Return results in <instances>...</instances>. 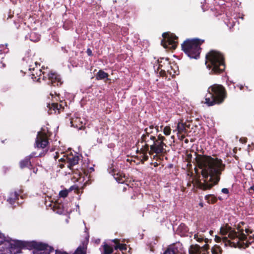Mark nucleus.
Here are the masks:
<instances>
[{"label": "nucleus", "mask_w": 254, "mask_h": 254, "mask_svg": "<svg viewBox=\"0 0 254 254\" xmlns=\"http://www.w3.org/2000/svg\"><path fill=\"white\" fill-rule=\"evenodd\" d=\"M22 69L21 71L24 73H29L34 81L41 82L43 80H48V85L54 86L62 85L63 82L60 75L56 72H51L47 73L38 67L37 62L33 61L32 58L29 56H25L22 59Z\"/></svg>", "instance_id": "1"}, {"label": "nucleus", "mask_w": 254, "mask_h": 254, "mask_svg": "<svg viewBox=\"0 0 254 254\" xmlns=\"http://www.w3.org/2000/svg\"><path fill=\"white\" fill-rule=\"evenodd\" d=\"M202 175L204 178L203 182H199L198 186L203 190L210 189L217 184L220 180V176L225 169V165L218 158H208L203 164Z\"/></svg>", "instance_id": "2"}, {"label": "nucleus", "mask_w": 254, "mask_h": 254, "mask_svg": "<svg viewBox=\"0 0 254 254\" xmlns=\"http://www.w3.org/2000/svg\"><path fill=\"white\" fill-rule=\"evenodd\" d=\"M8 246L11 252V253H9L10 254H20L21 252V250L23 249L29 250H35L37 251H44V253H40V254H50L54 251V248L49 246L48 244L36 241L12 240L10 243H8Z\"/></svg>", "instance_id": "3"}, {"label": "nucleus", "mask_w": 254, "mask_h": 254, "mask_svg": "<svg viewBox=\"0 0 254 254\" xmlns=\"http://www.w3.org/2000/svg\"><path fill=\"white\" fill-rule=\"evenodd\" d=\"M205 64L210 73L219 74L225 68L223 56L220 52L212 50L206 55Z\"/></svg>", "instance_id": "4"}, {"label": "nucleus", "mask_w": 254, "mask_h": 254, "mask_svg": "<svg viewBox=\"0 0 254 254\" xmlns=\"http://www.w3.org/2000/svg\"><path fill=\"white\" fill-rule=\"evenodd\" d=\"M226 97V92L224 87L221 85L214 84L207 89V93L205 96V104L209 107L220 104Z\"/></svg>", "instance_id": "5"}, {"label": "nucleus", "mask_w": 254, "mask_h": 254, "mask_svg": "<svg viewBox=\"0 0 254 254\" xmlns=\"http://www.w3.org/2000/svg\"><path fill=\"white\" fill-rule=\"evenodd\" d=\"M204 41L198 38L188 39L182 44V50L190 59H197L201 50L200 46Z\"/></svg>", "instance_id": "6"}, {"label": "nucleus", "mask_w": 254, "mask_h": 254, "mask_svg": "<svg viewBox=\"0 0 254 254\" xmlns=\"http://www.w3.org/2000/svg\"><path fill=\"white\" fill-rule=\"evenodd\" d=\"M101 247L103 250V253L102 254H112L114 250H119L122 252V254H125L124 252H126L128 248V252L131 253V249L126 244L121 243L120 240L118 239L106 240L103 242Z\"/></svg>", "instance_id": "7"}, {"label": "nucleus", "mask_w": 254, "mask_h": 254, "mask_svg": "<svg viewBox=\"0 0 254 254\" xmlns=\"http://www.w3.org/2000/svg\"><path fill=\"white\" fill-rule=\"evenodd\" d=\"M79 159V158L77 155H73L72 154L64 155L59 159V166L61 168H63L66 164L68 168L72 169L73 167L78 164Z\"/></svg>", "instance_id": "8"}, {"label": "nucleus", "mask_w": 254, "mask_h": 254, "mask_svg": "<svg viewBox=\"0 0 254 254\" xmlns=\"http://www.w3.org/2000/svg\"><path fill=\"white\" fill-rule=\"evenodd\" d=\"M164 38L161 41V44L164 48L174 50L177 46L178 37L174 34L164 33L162 34Z\"/></svg>", "instance_id": "9"}, {"label": "nucleus", "mask_w": 254, "mask_h": 254, "mask_svg": "<svg viewBox=\"0 0 254 254\" xmlns=\"http://www.w3.org/2000/svg\"><path fill=\"white\" fill-rule=\"evenodd\" d=\"M156 137L155 134H143L141 137L140 143L143 144L141 148L146 151H148L150 147L154 143Z\"/></svg>", "instance_id": "10"}, {"label": "nucleus", "mask_w": 254, "mask_h": 254, "mask_svg": "<svg viewBox=\"0 0 254 254\" xmlns=\"http://www.w3.org/2000/svg\"><path fill=\"white\" fill-rule=\"evenodd\" d=\"M184 253L182 244L177 242L168 246L162 254H184Z\"/></svg>", "instance_id": "11"}, {"label": "nucleus", "mask_w": 254, "mask_h": 254, "mask_svg": "<svg viewBox=\"0 0 254 254\" xmlns=\"http://www.w3.org/2000/svg\"><path fill=\"white\" fill-rule=\"evenodd\" d=\"M48 143L49 141L46 133L42 131H38L35 140L36 147L44 148Z\"/></svg>", "instance_id": "12"}, {"label": "nucleus", "mask_w": 254, "mask_h": 254, "mask_svg": "<svg viewBox=\"0 0 254 254\" xmlns=\"http://www.w3.org/2000/svg\"><path fill=\"white\" fill-rule=\"evenodd\" d=\"M154 68L155 72L158 73L159 69L161 68L167 69V72H169L172 67L169 62V59L163 58L157 61L156 64L154 65Z\"/></svg>", "instance_id": "13"}, {"label": "nucleus", "mask_w": 254, "mask_h": 254, "mask_svg": "<svg viewBox=\"0 0 254 254\" xmlns=\"http://www.w3.org/2000/svg\"><path fill=\"white\" fill-rule=\"evenodd\" d=\"M155 142L150 147V150L149 152L150 155H152L153 153L156 154H161L164 152V146H166V144L162 141H159L156 139L154 140Z\"/></svg>", "instance_id": "14"}, {"label": "nucleus", "mask_w": 254, "mask_h": 254, "mask_svg": "<svg viewBox=\"0 0 254 254\" xmlns=\"http://www.w3.org/2000/svg\"><path fill=\"white\" fill-rule=\"evenodd\" d=\"M12 240L9 241L6 239L4 235L0 232V254H8L11 253L8 246V243H10Z\"/></svg>", "instance_id": "15"}, {"label": "nucleus", "mask_w": 254, "mask_h": 254, "mask_svg": "<svg viewBox=\"0 0 254 254\" xmlns=\"http://www.w3.org/2000/svg\"><path fill=\"white\" fill-rule=\"evenodd\" d=\"M86 250L87 247L86 245L84 244H82L79 245L75 251L72 254H86ZM55 254H71L70 253H68L65 251H64L63 250H55Z\"/></svg>", "instance_id": "16"}, {"label": "nucleus", "mask_w": 254, "mask_h": 254, "mask_svg": "<svg viewBox=\"0 0 254 254\" xmlns=\"http://www.w3.org/2000/svg\"><path fill=\"white\" fill-rule=\"evenodd\" d=\"M108 171L109 173L112 174L117 182L121 184H123L125 180V177H122L121 175H119L118 173H115L116 171L115 170L113 163H112L109 166Z\"/></svg>", "instance_id": "17"}, {"label": "nucleus", "mask_w": 254, "mask_h": 254, "mask_svg": "<svg viewBox=\"0 0 254 254\" xmlns=\"http://www.w3.org/2000/svg\"><path fill=\"white\" fill-rule=\"evenodd\" d=\"M247 239V236L243 233V230L241 231V230H239V238L238 242L239 243V248L248 247L250 243L254 242V241H252L248 243V241L246 240Z\"/></svg>", "instance_id": "18"}, {"label": "nucleus", "mask_w": 254, "mask_h": 254, "mask_svg": "<svg viewBox=\"0 0 254 254\" xmlns=\"http://www.w3.org/2000/svg\"><path fill=\"white\" fill-rule=\"evenodd\" d=\"M189 230L188 227L185 224L181 223L177 230V233L182 237H186L188 236Z\"/></svg>", "instance_id": "19"}, {"label": "nucleus", "mask_w": 254, "mask_h": 254, "mask_svg": "<svg viewBox=\"0 0 254 254\" xmlns=\"http://www.w3.org/2000/svg\"><path fill=\"white\" fill-rule=\"evenodd\" d=\"M19 196V193L18 192L16 191L11 192L10 193L9 196L8 197L7 201L12 206H14V205L15 203L16 200H17L18 199Z\"/></svg>", "instance_id": "20"}, {"label": "nucleus", "mask_w": 254, "mask_h": 254, "mask_svg": "<svg viewBox=\"0 0 254 254\" xmlns=\"http://www.w3.org/2000/svg\"><path fill=\"white\" fill-rule=\"evenodd\" d=\"M40 35L34 31H32L25 36L26 39H29L32 42H37L40 39Z\"/></svg>", "instance_id": "21"}, {"label": "nucleus", "mask_w": 254, "mask_h": 254, "mask_svg": "<svg viewBox=\"0 0 254 254\" xmlns=\"http://www.w3.org/2000/svg\"><path fill=\"white\" fill-rule=\"evenodd\" d=\"M55 209L54 211L59 214L65 215L68 212L67 209L63 204H57L55 205Z\"/></svg>", "instance_id": "22"}, {"label": "nucleus", "mask_w": 254, "mask_h": 254, "mask_svg": "<svg viewBox=\"0 0 254 254\" xmlns=\"http://www.w3.org/2000/svg\"><path fill=\"white\" fill-rule=\"evenodd\" d=\"M19 166L21 169H23L25 167H28L31 169L32 166L29 157H25L24 159L22 160L19 163Z\"/></svg>", "instance_id": "23"}, {"label": "nucleus", "mask_w": 254, "mask_h": 254, "mask_svg": "<svg viewBox=\"0 0 254 254\" xmlns=\"http://www.w3.org/2000/svg\"><path fill=\"white\" fill-rule=\"evenodd\" d=\"M109 74L108 73L105 72L103 70H99L97 72L96 78L97 80H103L106 79V80H109L108 78Z\"/></svg>", "instance_id": "24"}, {"label": "nucleus", "mask_w": 254, "mask_h": 254, "mask_svg": "<svg viewBox=\"0 0 254 254\" xmlns=\"http://www.w3.org/2000/svg\"><path fill=\"white\" fill-rule=\"evenodd\" d=\"M226 18L224 19V22L230 29H231L235 25V21L233 20L228 12L226 13Z\"/></svg>", "instance_id": "25"}, {"label": "nucleus", "mask_w": 254, "mask_h": 254, "mask_svg": "<svg viewBox=\"0 0 254 254\" xmlns=\"http://www.w3.org/2000/svg\"><path fill=\"white\" fill-rule=\"evenodd\" d=\"M218 199L220 200L223 199L221 197H218ZM205 199L208 203L213 204L217 201V198L214 194H207L205 196Z\"/></svg>", "instance_id": "26"}, {"label": "nucleus", "mask_w": 254, "mask_h": 254, "mask_svg": "<svg viewBox=\"0 0 254 254\" xmlns=\"http://www.w3.org/2000/svg\"><path fill=\"white\" fill-rule=\"evenodd\" d=\"M48 106L50 108V110L53 109L54 111H55V113L56 112V111H58V113H59L60 111L64 109V107H63L62 105L59 104L58 103H52L51 105L49 104Z\"/></svg>", "instance_id": "27"}, {"label": "nucleus", "mask_w": 254, "mask_h": 254, "mask_svg": "<svg viewBox=\"0 0 254 254\" xmlns=\"http://www.w3.org/2000/svg\"><path fill=\"white\" fill-rule=\"evenodd\" d=\"M231 228L229 227L228 225H226L223 227H221L220 229L221 234L223 236L227 235L228 233L231 230Z\"/></svg>", "instance_id": "28"}, {"label": "nucleus", "mask_w": 254, "mask_h": 254, "mask_svg": "<svg viewBox=\"0 0 254 254\" xmlns=\"http://www.w3.org/2000/svg\"><path fill=\"white\" fill-rule=\"evenodd\" d=\"M177 130L179 133H182L183 132H186V129L185 124L179 123L177 125Z\"/></svg>", "instance_id": "29"}, {"label": "nucleus", "mask_w": 254, "mask_h": 254, "mask_svg": "<svg viewBox=\"0 0 254 254\" xmlns=\"http://www.w3.org/2000/svg\"><path fill=\"white\" fill-rule=\"evenodd\" d=\"M154 129V125H150L149 127H146L144 129V133L143 134H153Z\"/></svg>", "instance_id": "30"}, {"label": "nucleus", "mask_w": 254, "mask_h": 254, "mask_svg": "<svg viewBox=\"0 0 254 254\" xmlns=\"http://www.w3.org/2000/svg\"><path fill=\"white\" fill-rule=\"evenodd\" d=\"M8 49L7 48V45H0V54H3L8 52Z\"/></svg>", "instance_id": "31"}, {"label": "nucleus", "mask_w": 254, "mask_h": 254, "mask_svg": "<svg viewBox=\"0 0 254 254\" xmlns=\"http://www.w3.org/2000/svg\"><path fill=\"white\" fill-rule=\"evenodd\" d=\"M228 237L231 239H234L238 237V234L235 231L232 230L231 228V230L228 234Z\"/></svg>", "instance_id": "32"}, {"label": "nucleus", "mask_w": 254, "mask_h": 254, "mask_svg": "<svg viewBox=\"0 0 254 254\" xmlns=\"http://www.w3.org/2000/svg\"><path fill=\"white\" fill-rule=\"evenodd\" d=\"M68 193V191L67 190H62L60 191L59 196L61 197L64 198L67 196Z\"/></svg>", "instance_id": "33"}, {"label": "nucleus", "mask_w": 254, "mask_h": 254, "mask_svg": "<svg viewBox=\"0 0 254 254\" xmlns=\"http://www.w3.org/2000/svg\"><path fill=\"white\" fill-rule=\"evenodd\" d=\"M163 132L166 135H169L171 133V128L169 127L166 126L163 129Z\"/></svg>", "instance_id": "34"}, {"label": "nucleus", "mask_w": 254, "mask_h": 254, "mask_svg": "<svg viewBox=\"0 0 254 254\" xmlns=\"http://www.w3.org/2000/svg\"><path fill=\"white\" fill-rule=\"evenodd\" d=\"M194 238L197 241V242H201L202 241H203V237H201V236H200V237L198 235V234L197 233V234H195L194 235Z\"/></svg>", "instance_id": "35"}, {"label": "nucleus", "mask_w": 254, "mask_h": 254, "mask_svg": "<svg viewBox=\"0 0 254 254\" xmlns=\"http://www.w3.org/2000/svg\"><path fill=\"white\" fill-rule=\"evenodd\" d=\"M27 157H29V159L30 160L33 157H41V155L40 154L38 155H37V153L35 152H33L31 153L29 155L27 156Z\"/></svg>", "instance_id": "36"}, {"label": "nucleus", "mask_w": 254, "mask_h": 254, "mask_svg": "<svg viewBox=\"0 0 254 254\" xmlns=\"http://www.w3.org/2000/svg\"><path fill=\"white\" fill-rule=\"evenodd\" d=\"M140 151L142 152V153L143 154V155H144V160H147L148 158V156L147 155V153L148 152L150 151H146L145 150H144L143 149V148H141L140 149Z\"/></svg>", "instance_id": "37"}, {"label": "nucleus", "mask_w": 254, "mask_h": 254, "mask_svg": "<svg viewBox=\"0 0 254 254\" xmlns=\"http://www.w3.org/2000/svg\"><path fill=\"white\" fill-rule=\"evenodd\" d=\"M160 69V71L159 72L160 76L163 77L166 76V72L167 71V69H164V68H161Z\"/></svg>", "instance_id": "38"}, {"label": "nucleus", "mask_w": 254, "mask_h": 254, "mask_svg": "<svg viewBox=\"0 0 254 254\" xmlns=\"http://www.w3.org/2000/svg\"><path fill=\"white\" fill-rule=\"evenodd\" d=\"M245 168L248 170H252L253 171H254V170L253 169V166H252V164L250 163H247L246 164Z\"/></svg>", "instance_id": "39"}, {"label": "nucleus", "mask_w": 254, "mask_h": 254, "mask_svg": "<svg viewBox=\"0 0 254 254\" xmlns=\"http://www.w3.org/2000/svg\"><path fill=\"white\" fill-rule=\"evenodd\" d=\"M249 194L252 196V197H254V194L251 191V190H253L254 191V185L251 186L249 189Z\"/></svg>", "instance_id": "40"}, {"label": "nucleus", "mask_w": 254, "mask_h": 254, "mask_svg": "<svg viewBox=\"0 0 254 254\" xmlns=\"http://www.w3.org/2000/svg\"><path fill=\"white\" fill-rule=\"evenodd\" d=\"M122 189H123V191H125L127 189L128 190H132V188L129 187V186L127 184H126V185L124 186V187H123Z\"/></svg>", "instance_id": "41"}, {"label": "nucleus", "mask_w": 254, "mask_h": 254, "mask_svg": "<svg viewBox=\"0 0 254 254\" xmlns=\"http://www.w3.org/2000/svg\"><path fill=\"white\" fill-rule=\"evenodd\" d=\"M221 192L224 194H228L229 193V190L227 188H223L222 189Z\"/></svg>", "instance_id": "42"}, {"label": "nucleus", "mask_w": 254, "mask_h": 254, "mask_svg": "<svg viewBox=\"0 0 254 254\" xmlns=\"http://www.w3.org/2000/svg\"><path fill=\"white\" fill-rule=\"evenodd\" d=\"M192 249H193V246H191L189 249V254H197L196 252L193 251Z\"/></svg>", "instance_id": "43"}, {"label": "nucleus", "mask_w": 254, "mask_h": 254, "mask_svg": "<svg viewBox=\"0 0 254 254\" xmlns=\"http://www.w3.org/2000/svg\"><path fill=\"white\" fill-rule=\"evenodd\" d=\"M86 53L89 56H92L93 55L92 50L90 48H88Z\"/></svg>", "instance_id": "44"}, {"label": "nucleus", "mask_w": 254, "mask_h": 254, "mask_svg": "<svg viewBox=\"0 0 254 254\" xmlns=\"http://www.w3.org/2000/svg\"><path fill=\"white\" fill-rule=\"evenodd\" d=\"M165 139V137L164 136H162L160 135H159L158 136V138H157V140H159V141H162L163 142V140Z\"/></svg>", "instance_id": "45"}, {"label": "nucleus", "mask_w": 254, "mask_h": 254, "mask_svg": "<svg viewBox=\"0 0 254 254\" xmlns=\"http://www.w3.org/2000/svg\"><path fill=\"white\" fill-rule=\"evenodd\" d=\"M115 146V144L111 143L108 144V147L110 148H113Z\"/></svg>", "instance_id": "46"}, {"label": "nucleus", "mask_w": 254, "mask_h": 254, "mask_svg": "<svg viewBox=\"0 0 254 254\" xmlns=\"http://www.w3.org/2000/svg\"><path fill=\"white\" fill-rule=\"evenodd\" d=\"M70 63L71 64V65L73 67L77 66V64H76V63L75 62H74L73 61H70Z\"/></svg>", "instance_id": "47"}, {"label": "nucleus", "mask_w": 254, "mask_h": 254, "mask_svg": "<svg viewBox=\"0 0 254 254\" xmlns=\"http://www.w3.org/2000/svg\"><path fill=\"white\" fill-rule=\"evenodd\" d=\"M215 240L216 242H219L221 241V238L217 236H215Z\"/></svg>", "instance_id": "48"}, {"label": "nucleus", "mask_w": 254, "mask_h": 254, "mask_svg": "<svg viewBox=\"0 0 254 254\" xmlns=\"http://www.w3.org/2000/svg\"><path fill=\"white\" fill-rule=\"evenodd\" d=\"M201 3L202 4L201 5V8L202 9V10H203V11H205L206 10V8H205L204 7V4H203V2H201Z\"/></svg>", "instance_id": "49"}, {"label": "nucleus", "mask_w": 254, "mask_h": 254, "mask_svg": "<svg viewBox=\"0 0 254 254\" xmlns=\"http://www.w3.org/2000/svg\"><path fill=\"white\" fill-rule=\"evenodd\" d=\"M154 129H155L156 132V133H157L159 132L158 127V126L154 127Z\"/></svg>", "instance_id": "50"}, {"label": "nucleus", "mask_w": 254, "mask_h": 254, "mask_svg": "<svg viewBox=\"0 0 254 254\" xmlns=\"http://www.w3.org/2000/svg\"><path fill=\"white\" fill-rule=\"evenodd\" d=\"M76 211H78V213H80V210H79V206L78 204L76 205Z\"/></svg>", "instance_id": "51"}, {"label": "nucleus", "mask_w": 254, "mask_h": 254, "mask_svg": "<svg viewBox=\"0 0 254 254\" xmlns=\"http://www.w3.org/2000/svg\"><path fill=\"white\" fill-rule=\"evenodd\" d=\"M97 142H98L99 143H102V139H100V138H97Z\"/></svg>", "instance_id": "52"}, {"label": "nucleus", "mask_w": 254, "mask_h": 254, "mask_svg": "<svg viewBox=\"0 0 254 254\" xmlns=\"http://www.w3.org/2000/svg\"><path fill=\"white\" fill-rule=\"evenodd\" d=\"M62 50L64 52V53H67V51L65 49V48L64 47H62Z\"/></svg>", "instance_id": "53"}, {"label": "nucleus", "mask_w": 254, "mask_h": 254, "mask_svg": "<svg viewBox=\"0 0 254 254\" xmlns=\"http://www.w3.org/2000/svg\"><path fill=\"white\" fill-rule=\"evenodd\" d=\"M149 248H150V252H152V253H154L155 252V251H154V249L152 248H151V247H149Z\"/></svg>", "instance_id": "54"}, {"label": "nucleus", "mask_w": 254, "mask_h": 254, "mask_svg": "<svg viewBox=\"0 0 254 254\" xmlns=\"http://www.w3.org/2000/svg\"><path fill=\"white\" fill-rule=\"evenodd\" d=\"M199 231L202 232H204L205 231V228H199Z\"/></svg>", "instance_id": "55"}, {"label": "nucleus", "mask_w": 254, "mask_h": 254, "mask_svg": "<svg viewBox=\"0 0 254 254\" xmlns=\"http://www.w3.org/2000/svg\"><path fill=\"white\" fill-rule=\"evenodd\" d=\"M89 170H90V172H92V171H94V168L93 167H90L89 168Z\"/></svg>", "instance_id": "56"}, {"label": "nucleus", "mask_w": 254, "mask_h": 254, "mask_svg": "<svg viewBox=\"0 0 254 254\" xmlns=\"http://www.w3.org/2000/svg\"><path fill=\"white\" fill-rule=\"evenodd\" d=\"M249 231H250V230H249V229H246L245 230V232H246V233H247V234H248V233H249Z\"/></svg>", "instance_id": "57"}, {"label": "nucleus", "mask_w": 254, "mask_h": 254, "mask_svg": "<svg viewBox=\"0 0 254 254\" xmlns=\"http://www.w3.org/2000/svg\"><path fill=\"white\" fill-rule=\"evenodd\" d=\"M209 233H210V234L211 235H213V231H209Z\"/></svg>", "instance_id": "58"}, {"label": "nucleus", "mask_w": 254, "mask_h": 254, "mask_svg": "<svg viewBox=\"0 0 254 254\" xmlns=\"http://www.w3.org/2000/svg\"><path fill=\"white\" fill-rule=\"evenodd\" d=\"M89 237V234H88V233H87V236H86V239H87L88 240Z\"/></svg>", "instance_id": "59"}, {"label": "nucleus", "mask_w": 254, "mask_h": 254, "mask_svg": "<svg viewBox=\"0 0 254 254\" xmlns=\"http://www.w3.org/2000/svg\"><path fill=\"white\" fill-rule=\"evenodd\" d=\"M188 142H189V140H188V139H186L185 140V143H188Z\"/></svg>", "instance_id": "60"}, {"label": "nucleus", "mask_w": 254, "mask_h": 254, "mask_svg": "<svg viewBox=\"0 0 254 254\" xmlns=\"http://www.w3.org/2000/svg\"><path fill=\"white\" fill-rule=\"evenodd\" d=\"M87 230H87V227H85V232H87Z\"/></svg>", "instance_id": "61"}, {"label": "nucleus", "mask_w": 254, "mask_h": 254, "mask_svg": "<svg viewBox=\"0 0 254 254\" xmlns=\"http://www.w3.org/2000/svg\"><path fill=\"white\" fill-rule=\"evenodd\" d=\"M37 170H38L37 169H36V170H34V171H33L34 173H36Z\"/></svg>", "instance_id": "62"}, {"label": "nucleus", "mask_w": 254, "mask_h": 254, "mask_svg": "<svg viewBox=\"0 0 254 254\" xmlns=\"http://www.w3.org/2000/svg\"><path fill=\"white\" fill-rule=\"evenodd\" d=\"M199 205L201 206V207H203V203H199Z\"/></svg>", "instance_id": "63"}, {"label": "nucleus", "mask_w": 254, "mask_h": 254, "mask_svg": "<svg viewBox=\"0 0 254 254\" xmlns=\"http://www.w3.org/2000/svg\"><path fill=\"white\" fill-rule=\"evenodd\" d=\"M243 86L242 85H241V86L240 87V89L242 90L243 89Z\"/></svg>", "instance_id": "64"}]
</instances>
